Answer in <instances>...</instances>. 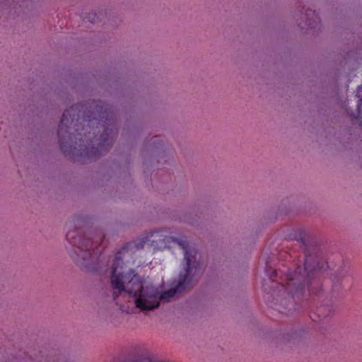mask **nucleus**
Here are the masks:
<instances>
[{
	"label": "nucleus",
	"mask_w": 362,
	"mask_h": 362,
	"mask_svg": "<svg viewBox=\"0 0 362 362\" xmlns=\"http://www.w3.org/2000/svg\"><path fill=\"white\" fill-rule=\"evenodd\" d=\"M361 105H362V99H360L359 103L358 104V107H360Z\"/></svg>",
	"instance_id": "obj_9"
},
{
	"label": "nucleus",
	"mask_w": 362,
	"mask_h": 362,
	"mask_svg": "<svg viewBox=\"0 0 362 362\" xmlns=\"http://www.w3.org/2000/svg\"><path fill=\"white\" fill-rule=\"evenodd\" d=\"M86 219L82 216H74L66 223L67 232L66 238L67 241L74 247L71 252V257L80 264L83 265L88 270L98 271L96 267L90 263H86L93 260L100 252L98 241H101L103 237H95L97 240L93 241L89 238H86L83 227Z\"/></svg>",
	"instance_id": "obj_4"
},
{
	"label": "nucleus",
	"mask_w": 362,
	"mask_h": 362,
	"mask_svg": "<svg viewBox=\"0 0 362 362\" xmlns=\"http://www.w3.org/2000/svg\"><path fill=\"white\" fill-rule=\"evenodd\" d=\"M93 110L83 115V127L81 133L71 132L69 123L78 122L80 105L66 110L59 126L58 136L61 150L65 154H74L76 145L88 157H98L106 153L112 146L116 134L115 119L111 108L101 102L93 103Z\"/></svg>",
	"instance_id": "obj_1"
},
{
	"label": "nucleus",
	"mask_w": 362,
	"mask_h": 362,
	"mask_svg": "<svg viewBox=\"0 0 362 362\" xmlns=\"http://www.w3.org/2000/svg\"><path fill=\"white\" fill-rule=\"evenodd\" d=\"M171 244L177 245L182 250L184 258L190 268L192 262L197 260V250L191 247L187 241L170 236L167 229L160 228L146 233L141 241L134 244V246L137 250L147 247H153L154 250H159L170 248Z\"/></svg>",
	"instance_id": "obj_5"
},
{
	"label": "nucleus",
	"mask_w": 362,
	"mask_h": 362,
	"mask_svg": "<svg viewBox=\"0 0 362 362\" xmlns=\"http://www.w3.org/2000/svg\"><path fill=\"white\" fill-rule=\"evenodd\" d=\"M313 257L310 255H305L303 267L298 266L293 272H289L279 286L278 293L279 296H284L281 300V305L286 309L287 295L289 298L295 299L300 296H304L305 288L310 294L317 295L321 291V281L319 279V273L324 269V264L319 262H312Z\"/></svg>",
	"instance_id": "obj_3"
},
{
	"label": "nucleus",
	"mask_w": 362,
	"mask_h": 362,
	"mask_svg": "<svg viewBox=\"0 0 362 362\" xmlns=\"http://www.w3.org/2000/svg\"><path fill=\"white\" fill-rule=\"evenodd\" d=\"M326 310L327 308L324 305L317 308V315H319V317L327 315V314H326L325 313ZM327 310L329 312H330L329 309L327 308Z\"/></svg>",
	"instance_id": "obj_8"
},
{
	"label": "nucleus",
	"mask_w": 362,
	"mask_h": 362,
	"mask_svg": "<svg viewBox=\"0 0 362 362\" xmlns=\"http://www.w3.org/2000/svg\"><path fill=\"white\" fill-rule=\"evenodd\" d=\"M266 272L269 276V279L272 281H274V278H275L277 275V272L276 269H272L270 267L267 265Z\"/></svg>",
	"instance_id": "obj_7"
},
{
	"label": "nucleus",
	"mask_w": 362,
	"mask_h": 362,
	"mask_svg": "<svg viewBox=\"0 0 362 362\" xmlns=\"http://www.w3.org/2000/svg\"><path fill=\"white\" fill-rule=\"evenodd\" d=\"M307 235L308 234L305 230L299 229L298 233L295 235L294 239L301 243L303 245L305 246Z\"/></svg>",
	"instance_id": "obj_6"
},
{
	"label": "nucleus",
	"mask_w": 362,
	"mask_h": 362,
	"mask_svg": "<svg viewBox=\"0 0 362 362\" xmlns=\"http://www.w3.org/2000/svg\"><path fill=\"white\" fill-rule=\"evenodd\" d=\"M132 248V243H127L116 254L111 267V286L118 293L126 291L133 295L136 307L141 310H151L158 307L160 300H170L177 293L184 291L201 269V264L197 260L192 262L190 268L186 263L185 273L177 285L159 294L155 287L144 286L141 278L134 274L133 270L124 274L122 255L124 256L129 249ZM113 295L117 296L116 291H114Z\"/></svg>",
	"instance_id": "obj_2"
}]
</instances>
